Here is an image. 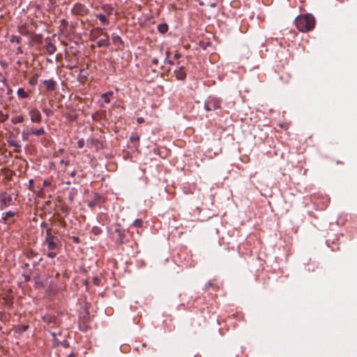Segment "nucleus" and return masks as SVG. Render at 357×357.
Returning a JSON list of instances; mask_svg holds the SVG:
<instances>
[{
    "instance_id": "5701e85b",
    "label": "nucleus",
    "mask_w": 357,
    "mask_h": 357,
    "mask_svg": "<svg viewBox=\"0 0 357 357\" xmlns=\"http://www.w3.org/2000/svg\"><path fill=\"white\" fill-rule=\"evenodd\" d=\"M38 253L36 252L35 251L32 250H29L27 251L26 255V257L29 259H33L34 257H36L37 256Z\"/></svg>"
},
{
    "instance_id": "79ce46f5",
    "label": "nucleus",
    "mask_w": 357,
    "mask_h": 357,
    "mask_svg": "<svg viewBox=\"0 0 357 357\" xmlns=\"http://www.w3.org/2000/svg\"><path fill=\"white\" fill-rule=\"evenodd\" d=\"M76 171L75 170H73V172H70V175L71 177H75V175H76Z\"/></svg>"
},
{
    "instance_id": "603ef678",
    "label": "nucleus",
    "mask_w": 357,
    "mask_h": 357,
    "mask_svg": "<svg viewBox=\"0 0 357 357\" xmlns=\"http://www.w3.org/2000/svg\"><path fill=\"white\" fill-rule=\"evenodd\" d=\"M43 184H44V185H49V183L47 181H45Z\"/></svg>"
},
{
    "instance_id": "4be33fe9",
    "label": "nucleus",
    "mask_w": 357,
    "mask_h": 357,
    "mask_svg": "<svg viewBox=\"0 0 357 357\" xmlns=\"http://www.w3.org/2000/svg\"><path fill=\"white\" fill-rule=\"evenodd\" d=\"M113 95V92H107L105 93H103L102 95V98H103L104 101L107 103L110 102V97Z\"/></svg>"
},
{
    "instance_id": "5fc2aeb1",
    "label": "nucleus",
    "mask_w": 357,
    "mask_h": 357,
    "mask_svg": "<svg viewBox=\"0 0 357 357\" xmlns=\"http://www.w3.org/2000/svg\"><path fill=\"white\" fill-rule=\"evenodd\" d=\"M169 51L166 52V56H167V58L169 57Z\"/></svg>"
},
{
    "instance_id": "39448f33",
    "label": "nucleus",
    "mask_w": 357,
    "mask_h": 357,
    "mask_svg": "<svg viewBox=\"0 0 357 357\" xmlns=\"http://www.w3.org/2000/svg\"><path fill=\"white\" fill-rule=\"evenodd\" d=\"M72 13L77 15L83 16L88 13V9L83 4L75 3L72 8Z\"/></svg>"
},
{
    "instance_id": "c9c22d12",
    "label": "nucleus",
    "mask_w": 357,
    "mask_h": 357,
    "mask_svg": "<svg viewBox=\"0 0 357 357\" xmlns=\"http://www.w3.org/2000/svg\"><path fill=\"white\" fill-rule=\"evenodd\" d=\"M60 164L61 165H65L66 166L68 165L70 162L68 161V160H61L60 162H59Z\"/></svg>"
},
{
    "instance_id": "6e6d98bb",
    "label": "nucleus",
    "mask_w": 357,
    "mask_h": 357,
    "mask_svg": "<svg viewBox=\"0 0 357 357\" xmlns=\"http://www.w3.org/2000/svg\"><path fill=\"white\" fill-rule=\"evenodd\" d=\"M42 260H43V258H42V257H40V258L38 259V260H37V261L40 263V261H42Z\"/></svg>"
},
{
    "instance_id": "e433bc0d",
    "label": "nucleus",
    "mask_w": 357,
    "mask_h": 357,
    "mask_svg": "<svg viewBox=\"0 0 357 357\" xmlns=\"http://www.w3.org/2000/svg\"><path fill=\"white\" fill-rule=\"evenodd\" d=\"M46 229V231H45V235H47L48 234H51V231H52V227H48L45 228Z\"/></svg>"
},
{
    "instance_id": "bb28decb",
    "label": "nucleus",
    "mask_w": 357,
    "mask_h": 357,
    "mask_svg": "<svg viewBox=\"0 0 357 357\" xmlns=\"http://www.w3.org/2000/svg\"><path fill=\"white\" fill-rule=\"evenodd\" d=\"M142 225L143 222L141 219H136L132 223V225L136 227H142Z\"/></svg>"
},
{
    "instance_id": "72a5a7b5",
    "label": "nucleus",
    "mask_w": 357,
    "mask_h": 357,
    "mask_svg": "<svg viewBox=\"0 0 357 357\" xmlns=\"http://www.w3.org/2000/svg\"><path fill=\"white\" fill-rule=\"evenodd\" d=\"M213 284L211 282H208L205 285H204V289L205 290H208L211 287H212Z\"/></svg>"
},
{
    "instance_id": "f257e3e1",
    "label": "nucleus",
    "mask_w": 357,
    "mask_h": 357,
    "mask_svg": "<svg viewBox=\"0 0 357 357\" xmlns=\"http://www.w3.org/2000/svg\"><path fill=\"white\" fill-rule=\"evenodd\" d=\"M295 24L300 31L307 32L314 26V18L311 14L299 15L295 19Z\"/></svg>"
},
{
    "instance_id": "ea45409f",
    "label": "nucleus",
    "mask_w": 357,
    "mask_h": 357,
    "mask_svg": "<svg viewBox=\"0 0 357 357\" xmlns=\"http://www.w3.org/2000/svg\"><path fill=\"white\" fill-rule=\"evenodd\" d=\"M47 226H48V225H47V222H42L40 223V227H41L42 228H46V227H47Z\"/></svg>"
},
{
    "instance_id": "4468645a",
    "label": "nucleus",
    "mask_w": 357,
    "mask_h": 357,
    "mask_svg": "<svg viewBox=\"0 0 357 357\" xmlns=\"http://www.w3.org/2000/svg\"><path fill=\"white\" fill-rule=\"evenodd\" d=\"M15 213L13 211H9L2 213V215H1L2 222L4 224H6V220L9 218H12V217L15 216Z\"/></svg>"
},
{
    "instance_id": "0eeeda50",
    "label": "nucleus",
    "mask_w": 357,
    "mask_h": 357,
    "mask_svg": "<svg viewBox=\"0 0 357 357\" xmlns=\"http://www.w3.org/2000/svg\"><path fill=\"white\" fill-rule=\"evenodd\" d=\"M12 202V197L10 195L7 194H1L0 195V208L1 209H4L10 205Z\"/></svg>"
},
{
    "instance_id": "dca6fc26",
    "label": "nucleus",
    "mask_w": 357,
    "mask_h": 357,
    "mask_svg": "<svg viewBox=\"0 0 357 357\" xmlns=\"http://www.w3.org/2000/svg\"><path fill=\"white\" fill-rule=\"evenodd\" d=\"M112 39L114 45H123V40L119 36L116 35L115 33H112Z\"/></svg>"
},
{
    "instance_id": "8fccbe9b",
    "label": "nucleus",
    "mask_w": 357,
    "mask_h": 357,
    "mask_svg": "<svg viewBox=\"0 0 357 357\" xmlns=\"http://www.w3.org/2000/svg\"><path fill=\"white\" fill-rule=\"evenodd\" d=\"M63 152V149H61L59 150V153H62Z\"/></svg>"
},
{
    "instance_id": "9b49d317",
    "label": "nucleus",
    "mask_w": 357,
    "mask_h": 357,
    "mask_svg": "<svg viewBox=\"0 0 357 357\" xmlns=\"http://www.w3.org/2000/svg\"><path fill=\"white\" fill-rule=\"evenodd\" d=\"M29 130L31 135H33L36 136H40L45 134V131L43 129V128H40L38 129L31 128Z\"/></svg>"
},
{
    "instance_id": "1a4fd4ad",
    "label": "nucleus",
    "mask_w": 357,
    "mask_h": 357,
    "mask_svg": "<svg viewBox=\"0 0 357 357\" xmlns=\"http://www.w3.org/2000/svg\"><path fill=\"white\" fill-rule=\"evenodd\" d=\"M174 74L177 79L184 80L186 77V73L184 67H179L178 69L174 70Z\"/></svg>"
},
{
    "instance_id": "864d4df0",
    "label": "nucleus",
    "mask_w": 357,
    "mask_h": 357,
    "mask_svg": "<svg viewBox=\"0 0 357 357\" xmlns=\"http://www.w3.org/2000/svg\"><path fill=\"white\" fill-rule=\"evenodd\" d=\"M29 264L28 263H26V264L24 265V266L25 268L29 267Z\"/></svg>"
},
{
    "instance_id": "c03bdc74",
    "label": "nucleus",
    "mask_w": 357,
    "mask_h": 357,
    "mask_svg": "<svg viewBox=\"0 0 357 357\" xmlns=\"http://www.w3.org/2000/svg\"><path fill=\"white\" fill-rule=\"evenodd\" d=\"M73 241H74L75 243H78L79 242V238L76 237V236H73Z\"/></svg>"
},
{
    "instance_id": "a878e982",
    "label": "nucleus",
    "mask_w": 357,
    "mask_h": 357,
    "mask_svg": "<svg viewBox=\"0 0 357 357\" xmlns=\"http://www.w3.org/2000/svg\"><path fill=\"white\" fill-rule=\"evenodd\" d=\"M91 232L95 236H98L102 233V229L99 227L95 226L92 228Z\"/></svg>"
},
{
    "instance_id": "37998d69",
    "label": "nucleus",
    "mask_w": 357,
    "mask_h": 357,
    "mask_svg": "<svg viewBox=\"0 0 357 357\" xmlns=\"http://www.w3.org/2000/svg\"><path fill=\"white\" fill-rule=\"evenodd\" d=\"M181 57V54L177 53L174 54V59H178Z\"/></svg>"
},
{
    "instance_id": "a19ab883",
    "label": "nucleus",
    "mask_w": 357,
    "mask_h": 357,
    "mask_svg": "<svg viewBox=\"0 0 357 357\" xmlns=\"http://www.w3.org/2000/svg\"><path fill=\"white\" fill-rule=\"evenodd\" d=\"M152 63L154 65H157L158 63V59L157 58H154L152 59Z\"/></svg>"
},
{
    "instance_id": "6e6552de",
    "label": "nucleus",
    "mask_w": 357,
    "mask_h": 357,
    "mask_svg": "<svg viewBox=\"0 0 357 357\" xmlns=\"http://www.w3.org/2000/svg\"><path fill=\"white\" fill-rule=\"evenodd\" d=\"M40 82L45 86L47 91H53L55 90L56 82L52 79L40 80Z\"/></svg>"
},
{
    "instance_id": "de8ad7c7",
    "label": "nucleus",
    "mask_w": 357,
    "mask_h": 357,
    "mask_svg": "<svg viewBox=\"0 0 357 357\" xmlns=\"http://www.w3.org/2000/svg\"><path fill=\"white\" fill-rule=\"evenodd\" d=\"M68 357H75V355L73 352H71L68 356Z\"/></svg>"
},
{
    "instance_id": "2eb2a0df",
    "label": "nucleus",
    "mask_w": 357,
    "mask_h": 357,
    "mask_svg": "<svg viewBox=\"0 0 357 357\" xmlns=\"http://www.w3.org/2000/svg\"><path fill=\"white\" fill-rule=\"evenodd\" d=\"M24 121V116L22 115H18L13 116L11 119V122L13 124L20 123Z\"/></svg>"
},
{
    "instance_id": "6ab92c4d",
    "label": "nucleus",
    "mask_w": 357,
    "mask_h": 357,
    "mask_svg": "<svg viewBox=\"0 0 357 357\" xmlns=\"http://www.w3.org/2000/svg\"><path fill=\"white\" fill-rule=\"evenodd\" d=\"M8 144L9 146L15 147L17 149L16 151H20L21 146L15 140H8Z\"/></svg>"
},
{
    "instance_id": "2f4dec72",
    "label": "nucleus",
    "mask_w": 357,
    "mask_h": 357,
    "mask_svg": "<svg viewBox=\"0 0 357 357\" xmlns=\"http://www.w3.org/2000/svg\"><path fill=\"white\" fill-rule=\"evenodd\" d=\"M93 284H96V286H98V285H100V278H98V277H94V278H93Z\"/></svg>"
},
{
    "instance_id": "20e7f679",
    "label": "nucleus",
    "mask_w": 357,
    "mask_h": 357,
    "mask_svg": "<svg viewBox=\"0 0 357 357\" xmlns=\"http://www.w3.org/2000/svg\"><path fill=\"white\" fill-rule=\"evenodd\" d=\"M114 232L117 234V238L116 239V243L119 245L126 243V236L125 231L121 229L120 225L116 226V227L114 229Z\"/></svg>"
},
{
    "instance_id": "49530a36",
    "label": "nucleus",
    "mask_w": 357,
    "mask_h": 357,
    "mask_svg": "<svg viewBox=\"0 0 357 357\" xmlns=\"http://www.w3.org/2000/svg\"><path fill=\"white\" fill-rule=\"evenodd\" d=\"M143 121H144L143 118H142V117H141V118H138V119H137V122H138V123H142V122H143Z\"/></svg>"
},
{
    "instance_id": "13d9d810",
    "label": "nucleus",
    "mask_w": 357,
    "mask_h": 357,
    "mask_svg": "<svg viewBox=\"0 0 357 357\" xmlns=\"http://www.w3.org/2000/svg\"><path fill=\"white\" fill-rule=\"evenodd\" d=\"M33 183V180H32V179H31V180L29 181V183H30V184H32Z\"/></svg>"
},
{
    "instance_id": "4c0bfd02",
    "label": "nucleus",
    "mask_w": 357,
    "mask_h": 357,
    "mask_svg": "<svg viewBox=\"0 0 357 357\" xmlns=\"http://www.w3.org/2000/svg\"><path fill=\"white\" fill-rule=\"evenodd\" d=\"M164 63H169L170 65H172L173 62L172 61L169 60L167 56H166V58L164 60Z\"/></svg>"
},
{
    "instance_id": "412c9836",
    "label": "nucleus",
    "mask_w": 357,
    "mask_h": 357,
    "mask_svg": "<svg viewBox=\"0 0 357 357\" xmlns=\"http://www.w3.org/2000/svg\"><path fill=\"white\" fill-rule=\"evenodd\" d=\"M9 118V114L0 110V123H4Z\"/></svg>"
},
{
    "instance_id": "c85d7f7f",
    "label": "nucleus",
    "mask_w": 357,
    "mask_h": 357,
    "mask_svg": "<svg viewBox=\"0 0 357 357\" xmlns=\"http://www.w3.org/2000/svg\"><path fill=\"white\" fill-rule=\"evenodd\" d=\"M56 252L54 250H49V252L47 253V256L51 259L54 258L56 256Z\"/></svg>"
},
{
    "instance_id": "f8f14e48",
    "label": "nucleus",
    "mask_w": 357,
    "mask_h": 357,
    "mask_svg": "<svg viewBox=\"0 0 357 357\" xmlns=\"http://www.w3.org/2000/svg\"><path fill=\"white\" fill-rule=\"evenodd\" d=\"M46 52L52 55L56 51V47L51 42H49L45 45Z\"/></svg>"
},
{
    "instance_id": "a18cd8bd",
    "label": "nucleus",
    "mask_w": 357,
    "mask_h": 357,
    "mask_svg": "<svg viewBox=\"0 0 357 357\" xmlns=\"http://www.w3.org/2000/svg\"><path fill=\"white\" fill-rule=\"evenodd\" d=\"M38 264H39V262H38V261H34L33 262V267L37 266Z\"/></svg>"
},
{
    "instance_id": "f3484780",
    "label": "nucleus",
    "mask_w": 357,
    "mask_h": 357,
    "mask_svg": "<svg viewBox=\"0 0 357 357\" xmlns=\"http://www.w3.org/2000/svg\"><path fill=\"white\" fill-rule=\"evenodd\" d=\"M168 25L165 23L160 24L158 26V31L161 33H165L168 31Z\"/></svg>"
},
{
    "instance_id": "bf43d9fd",
    "label": "nucleus",
    "mask_w": 357,
    "mask_h": 357,
    "mask_svg": "<svg viewBox=\"0 0 357 357\" xmlns=\"http://www.w3.org/2000/svg\"><path fill=\"white\" fill-rule=\"evenodd\" d=\"M1 329V326H0V330Z\"/></svg>"
},
{
    "instance_id": "423d86ee",
    "label": "nucleus",
    "mask_w": 357,
    "mask_h": 357,
    "mask_svg": "<svg viewBox=\"0 0 357 357\" xmlns=\"http://www.w3.org/2000/svg\"><path fill=\"white\" fill-rule=\"evenodd\" d=\"M29 115L30 116V119H31V122L35 123H39L41 122L42 116H41L40 111L38 109H36V108L31 109L29 112Z\"/></svg>"
},
{
    "instance_id": "9d476101",
    "label": "nucleus",
    "mask_w": 357,
    "mask_h": 357,
    "mask_svg": "<svg viewBox=\"0 0 357 357\" xmlns=\"http://www.w3.org/2000/svg\"><path fill=\"white\" fill-rule=\"evenodd\" d=\"M60 334V332H51V335H52L53 337V341L54 342V344L56 345V346H59V344H61L64 347H66L68 345V343L66 340H63V341H59L56 339V336L57 335H59Z\"/></svg>"
},
{
    "instance_id": "cd10ccee",
    "label": "nucleus",
    "mask_w": 357,
    "mask_h": 357,
    "mask_svg": "<svg viewBox=\"0 0 357 357\" xmlns=\"http://www.w3.org/2000/svg\"><path fill=\"white\" fill-rule=\"evenodd\" d=\"M43 113H45L47 116H51L53 114V112L52 109L49 108H43Z\"/></svg>"
},
{
    "instance_id": "a211bd4d",
    "label": "nucleus",
    "mask_w": 357,
    "mask_h": 357,
    "mask_svg": "<svg viewBox=\"0 0 357 357\" xmlns=\"http://www.w3.org/2000/svg\"><path fill=\"white\" fill-rule=\"evenodd\" d=\"M17 96L21 98H26L29 97V93L22 88H20L17 91Z\"/></svg>"
},
{
    "instance_id": "09e8293b",
    "label": "nucleus",
    "mask_w": 357,
    "mask_h": 357,
    "mask_svg": "<svg viewBox=\"0 0 357 357\" xmlns=\"http://www.w3.org/2000/svg\"><path fill=\"white\" fill-rule=\"evenodd\" d=\"M24 278L26 281H28L30 280V277L29 275H24Z\"/></svg>"
},
{
    "instance_id": "c756f323",
    "label": "nucleus",
    "mask_w": 357,
    "mask_h": 357,
    "mask_svg": "<svg viewBox=\"0 0 357 357\" xmlns=\"http://www.w3.org/2000/svg\"><path fill=\"white\" fill-rule=\"evenodd\" d=\"M102 9L109 15L112 11V8L108 6H103Z\"/></svg>"
},
{
    "instance_id": "b1692460",
    "label": "nucleus",
    "mask_w": 357,
    "mask_h": 357,
    "mask_svg": "<svg viewBox=\"0 0 357 357\" xmlns=\"http://www.w3.org/2000/svg\"><path fill=\"white\" fill-rule=\"evenodd\" d=\"M38 75L37 74H35L29 80V83L31 86H36L38 82Z\"/></svg>"
},
{
    "instance_id": "4d7b16f0",
    "label": "nucleus",
    "mask_w": 357,
    "mask_h": 357,
    "mask_svg": "<svg viewBox=\"0 0 357 357\" xmlns=\"http://www.w3.org/2000/svg\"><path fill=\"white\" fill-rule=\"evenodd\" d=\"M96 31H102V29H101V28H98H98L96 29Z\"/></svg>"
},
{
    "instance_id": "f704fd0d",
    "label": "nucleus",
    "mask_w": 357,
    "mask_h": 357,
    "mask_svg": "<svg viewBox=\"0 0 357 357\" xmlns=\"http://www.w3.org/2000/svg\"><path fill=\"white\" fill-rule=\"evenodd\" d=\"M74 197H75V194H74V193H73V192H70V193L68 195V199H69L70 202H72V201H73Z\"/></svg>"
},
{
    "instance_id": "ddd939ff",
    "label": "nucleus",
    "mask_w": 357,
    "mask_h": 357,
    "mask_svg": "<svg viewBox=\"0 0 357 357\" xmlns=\"http://www.w3.org/2000/svg\"><path fill=\"white\" fill-rule=\"evenodd\" d=\"M107 38L104 39H100L97 42V46L98 47H107L109 45L108 36L105 33Z\"/></svg>"
},
{
    "instance_id": "f03ea898",
    "label": "nucleus",
    "mask_w": 357,
    "mask_h": 357,
    "mask_svg": "<svg viewBox=\"0 0 357 357\" xmlns=\"http://www.w3.org/2000/svg\"><path fill=\"white\" fill-rule=\"evenodd\" d=\"M220 107V100L215 97H208L204 102V109L206 112L216 110Z\"/></svg>"
},
{
    "instance_id": "aec40b11",
    "label": "nucleus",
    "mask_w": 357,
    "mask_h": 357,
    "mask_svg": "<svg viewBox=\"0 0 357 357\" xmlns=\"http://www.w3.org/2000/svg\"><path fill=\"white\" fill-rule=\"evenodd\" d=\"M97 18L99 19L102 24L105 25L109 23L108 20H107L105 15L102 13L98 14L96 15Z\"/></svg>"
},
{
    "instance_id": "58836bf2",
    "label": "nucleus",
    "mask_w": 357,
    "mask_h": 357,
    "mask_svg": "<svg viewBox=\"0 0 357 357\" xmlns=\"http://www.w3.org/2000/svg\"><path fill=\"white\" fill-rule=\"evenodd\" d=\"M12 41H15L16 43H19L20 42V38L18 37H13L12 39Z\"/></svg>"
},
{
    "instance_id": "7c9ffc66",
    "label": "nucleus",
    "mask_w": 357,
    "mask_h": 357,
    "mask_svg": "<svg viewBox=\"0 0 357 357\" xmlns=\"http://www.w3.org/2000/svg\"><path fill=\"white\" fill-rule=\"evenodd\" d=\"M131 142L134 143V142H137L139 140V137L138 135H132L130 136V138Z\"/></svg>"
},
{
    "instance_id": "393cba45",
    "label": "nucleus",
    "mask_w": 357,
    "mask_h": 357,
    "mask_svg": "<svg viewBox=\"0 0 357 357\" xmlns=\"http://www.w3.org/2000/svg\"><path fill=\"white\" fill-rule=\"evenodd\" d=\"M30 135L31 133L29 132V130H28L27 131H22L21 135L22 139L23 141H27L29 139Z\"/></svg>"
},
{
    "instance_id": "3c124183",
    "label": "nucleus",
    "mask_w": 357,
    "mask_h": 357,
    "mask_svg": "<svg viewBox=\"0 0 357 357\" xmlns=\"http://www.w3.org/2000/svg\"><path fill=\"white\" fill-rule=\"evenodd\" d=\"M215 6H216V3H212L211 4V7H215Z\"/></svg>"
},
{
    "instance_id": "473e14b6",
    "label": "nucleus",
    "mask_w": 357,
    "mask_h": 357,
    "mask_svg": "<svg viewBox=\"0 0 357 357\" xmlns=\"http://www.w3.org/2000/svg\"><path fill=\"white\" fill-rule=\"evenodd\" d=\"M77 145L79 148H82L84 146V141L83 139H80L77 142Z\"/></svg>"
},
{
    "instance_id": "7ed1b4c3",
    "label": "nucleus",
    "mask_w": 357,
    "mask_h": 357,
    "mask_svg": "<svg viewBox=\"0 0 357 357\" xmlns=\"http://www.w3.org/2000/svg\"><path fill=\"white\" fill-rule=\"evenodd\" d=\"M45 241L47 243L48 250H54L58 248V240L53 234L45 235Z\"/></svg>"
}]
</instances>
